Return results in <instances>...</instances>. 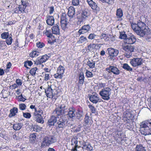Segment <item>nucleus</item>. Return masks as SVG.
I'll use <instances>...</instances> for the list:
<instances>
[{
  "label": "nucleus",
  "instance_id": "30",
  "mask_svg": "<svg viewBox=\"0 0 151 151\" xmlns=\"http://www.w3.org/2000/svg\"><path fill=\"white\" fill-rule=\"evenodd\" d=\"M91 121H92L91 118L89 116L88 113H86L85 114L84 118V123L86 125H88L91 123Z\"/></svg>",
  "mask_w": 151,
  "mask_h": 151
},
{
  "label": "nucleus",
  "instance_id": "3",
  "mask_svg": "<svg viewBox=\"0 0 151 151\" xmlns=\"http://www.w3.org/2000/svg\"><path fill=\"white\" fill-rule=\"evenodd\" d=\"M140 131L144 135L151 134V120H147L141 123Z\"/></svg>",
  "mask_w": 151,
  "mask_h": 151
},
{
  "label": "nucleus",
  "instance_id": "41",
  "mask_svg": "<svg viewBox=\"0 0 151 151\" xmlns=\"http://www.w3.org/2000/svg\"><path fill=\"white\" fill-rule=\"evenodd\" d=\"M52 32L51 29H48L47 28H46L45 30L43 31V34L44 35H45L47 37H48L52 34Z\"/></svg>",
  "mask_w": 151,
  "mask_h": 151
},
{
  "label": "nucleus",
  "instance_id": "19",
  "mask_svg": "<svg viewBox=\"0 0 151 151\" xmlns=\"http://www.w3.org/2000/svg\"><path fill=\"white\" fill-rule=\"evenodd\" d=\"M125 40L126 43L128 44H132L136 42V39L134 35H128Z\"/></svg>",
  "mask_w": 151,
  "mask_h": 151
},
{
  "label": "nucleus",
  "instance_id": "48",
  "mask_svg": "<svg viewBox=\"0 0 151 151\" xmlns=\"http://www.w3.org/2000/svg\"><path fill=\"white\" fill-rule=\"evenodd\" d=\"M9 36H11V35H9V32H5L1 34V38L3 39H6Z\"/></svg>",
  "mask_w": 151,
  "mask_h": 151
},
{
  "label": "nucleus",
  "instance_id": "6",
  "mask_svg": "<svg viewBox=\"0 0 151 151\" xmlns=\"http://www.w3.org/2000/svg\"><path fill=\"white\" fill-rule=\"evenodd\" d=\"M66 107V106L63 104L57 106L54 110L53 113L56 114V116L58 118H59V116H62V117H63V115L66 112V110L67 109Z\"/></svg>",
  "mask_w": 151,
  "mask_h": 151
},
{
  "label": "nucleus",
  "instance_id": "7",
  "mask_svg": "<svg viewBox=\"0 0 151 151\" xmlns=\"http://www.w3.org/2000/svg\"><path fill=\"white\" fill-rule=\"evenodd\" d=\"M111 89L109 87L102 89L99 92V94L101 98L104 100L108 101L110 99Z\"/></svg>",
  "mask_w": 151,
  "mask_h": 151
},
{
  "label": "nucleus",
  "instance_id": "29",
  "mask_svg": "<svg viewBox=\"0 0 151 151\" xmlns=\"http://www.w3.org/2000/svg\"><path fill=\"white\" fill-rule=\"evenodd\" d=\"M89 6L94 12H97L99 10V8L97 6L96 3L94 2H90V3L88 4Z\"/></svg>",
  "mask_w": 151,
  "mask_h": 151
},
{
  "label": "nucleus",
  "instance_id": "32",
  "mask_svg": "<svg viewBox=\"0 0 151 151\" xmlns=\"http://www.w3.org/2000/svg\"><path fill=\"white\" fill-rule=\"evenodd\" d=\"M40 52L36 50H33L29 54V56L31 58H35L39 55Z\"/></svg>",
  "mask_w": 151,
  "mask_h": 151
},
{
  "label": "nucleus",
  "instance_id": "9",
  "mask_svg": "<svg viewBox=\"0 0 151 151\" xmlns=\"http://www.w3.org/2000/svg\"><path fill=\"white\" fill-rule=\"evenodd\" d=\"M56 142L55 137L53 136H46L44 138L41 145L42 147L49 146L51 144Z\"/></svg>",
  "mask_w": 151,
  "mask_h": 151
},
{
  "label": "nucleus",
  "instance_id": "62",
  "mask_svg": "<svg viewBox=\"0 0 151 151\" xmlns=\"http://www.w3.org/2000/svg\"><path fill=\"white\" fill-rule=\"evenodd\" d=\"M50 74L48 73H44V80L45 81H47L50 79Z\"/></svg>",
  "mask_w": 151,
  "mask_h": 151
},
{
  "label": "nucleus",
  "instance_id": "20",
  "mask_svg": "<svg viewBox=\"0 0 151 151\" xmlns=\"http://www.w3.org/2000/svg\"><path fill=\"white\" fill-rule=\"evenodd\" d=\"M78 87L79 89L80 86H82L83 85L85 81V77L83 73L82 72L79 73L78 74Z\"/></svg>",
  "mask_w": 151,
  "mask_h": 151
},
{
  "label": "nucleus",
  "instance_id": "40",
  "mask_svg": "<svg viewBox=\"0 0 151 151\" xmlns=\"http://www.w3.org/2000/svg\"><path fill=\"white\" fill-rule=\"evenodd\" d=\"M121 133L120 131L116 130L113 132V134L114 135L115 138H116L117 139L118 138H122L121 137Z\"/></svg>",
  "mask_w": 151,
  "mask_h": 151
},
{
  "label": "nucleus",
  "instance_id": "43",
  "mask_svg": "<svg viewBox=\"0 0 151 151\" xmlns=\"http://www.w3.org/2000/svg\"><path fill=\"white\" fill-rule=\"evenodd\" d=\"M7 48V46L5 41L1 40L0 41V50H4Z\"/></svg>",
  "mask_w": 151,
  "mask_h": 151
},
{
  "label": "nucleus",
  "instance_id": "33",
  "mask_svg": "<svg viewBox=\"0 0 151 151\" xmlns=\"http://www.w3.org/2000/svg\"><path fill=\"white\" fill-rule=\"evenodd\" d=\"M36 133H33L29 135V141L32 143H34L36 141Z\"/></svg>",
  "mask_w": 151,
  "mask_h": 151
},
{
  "label": "nucleus",
  "instance_id": "16",
  "mask_svg": "<svg viewBox=\"0 0 151 151\" xmlns=\"http://www.w3.org/2000/svg\"><path fill=\"white\" fill-rule=\"evenodd\" d=\"M91 27L89 24L85 25L80 29L78 33L79 35L84 34L90 30Z\"/></svg>",
  "mask_w": 151,
  "mask_h": 151
},
{
  "label": "nucleus",
  "instance_id": "59",
  "mask_svg": "<svg viewBox=\"0 0 151 151\" xmlns=\"http://www.w3.org/2000/svg\"><path fill=\"white\" fill-rule=\"evenodd\" d=\"M26 105L22 103L19 104V108L21 110H25L26 109Z\"/></svg>",
  "mask_w": 151,
  "mask_h": 151
},
{
  "label": "nucleus",
  "instance_id": "37",
  "mask_svg": "<svg viewBox=\"0 0 151 151\" xmlns=\"http://www.w3.org/2000/svg\"><path fill=\"white\" fill-rule=\"evenodd\" d=\"M23 126V124L21 123H17L14 124L13 128L15 130H19Z\"/></svg>",
  "mask_w": 151,
  "mask_h": 151
},
{
  "label": "nucleus",
  "instance_id": "57",
  "mask_svg": "<svg viewBox=\"0 0 151 151\" xmlns=\"http://www.w3.org/2000/svg\"><path fill=\"white\" fill-rule=\"evenodd\" d=\"M17 99L19 101H24L26 99L23 96L22 94H21L20 95L18 96H17Z\"/></svg>",
  "mask_w": 151,
  "mask_h": 151
},
{
  "label": "nucleus",
  "instance_id": "18",
  "mask_svg": "<svg viewBox=\"0 0 151 151\" xmlns=\"http://www.w3.org/2000/svg\"><path fill=\"white\" fill-rule=\"evenodd\" d=\"M88 97L90 101L93 104H96L99 102L100 99L96 93L94 94H89Z\"/></svg>",
  "mask_w": 151,
  "mask_h": 151
},
{
  "label": "nucleus",
  "instance_id": "26",
  "mask_svg": "<svg viewBox=\"0 0 151 151\" xmlns=\"http://www.w3.org/2000/svg\"><path fill=\"white\" fill-rule=\"evenodd\" d=\"M18 109L16 107H13L10 109L9 111L10 113L9 115V118H12L16 116L18 112Z\"/></svg>",
  "mask_w": 151,
  "mask_h": 151
},
{
  "label": "nucleus",
  "instance_id": "11",
  "mask_svg": "<svg viewBox=\"0 0 151 151\" xmlns=\"http://www.w3.org/2000/svg\"><path fill=\"white\" fill-rule=\"evenodd\" d=\"M65 69L63 66L61 65H59L57 68L56 73L53 75L54 78L56 79H62L63 77Z\"/></svg>",
  "mask_w": 151,
  "mask_h": 151
},
{
  "label": "nucleus",
  "instance_id": "22",
  "mask_svg": "<svg viewBox=\"0 0 151 151\" xmlns=\"http://www.w3.org/2000/svg\"><path fill=\"white\" fill-rule=\"evenodd\" d=\"M55 19L53 16L47 15L46 16V22L47 24L52 26L54 23Z\"/></svg>",
  "mask_w": 151,
  "mask_h": 151
},
{
  "label": "nucleus",
  "instance_id": "13",
  "mask_svg": "<svg viewBox=\"0 0 151 151\" xmlns=\"http://www.w3.org/2000/svg\"><path fill=\"white\" fill-rule=\"evenodd\" d=\"M130 64L134 67L139 66L142 63V59L141 58H134L130 60Z\"/></svg>",
  "mask_w": 151,
  "mask_h": 151
},
{
  "label": "nucleus",
  "instance_id": "15",
  "mask_svg": "<svg viewBox=\"0 0 151 151\" xmlns=\"http://www.w3.org/2000/svg\"><path fill=\"white\" fill-rule=\"evenodd\" d=\"M109 55L110 57L109 59L111 60H114V58L119 53L118 50L112 48H109L107 49Z\"/></svg>",
  "mask_w": 151,
  "mask_h": 151
},
{
  "label": "nucleus",
  "instance_id": "4",
  "mask_svg": "<svg viewBox=\"0 0 151 151\" xmlns=\"http://www.w3.org/2000/svg\"><path fill=\"white\" fill-rule=\"evenodd\" d=\"M105 70L108 72V74L105 75L104 77L105 78L109 79L111 78V76H110L112 73L115 75H119L120 73V71L116 66L114 65H110L109 67L106 68Z\"/></svg>",
  "mask_w": 151,
  "mask_h": 151
},
{
  "label": "nucleus",
  "instance_id": "28",
  "mask_svg": "<svg viewBox=\"0 0 151 151\" xmlns=\"http://www.w3.org/2000/svg\"><path fill=\"white\" fill-rule=\"evenodd\" d=\"M53 33L49 36L48 38V42L51 44H53L55 42H56L57 40L56 36L53 35Z\"/></svg>",
  "mask_w": 151,
  "mask_h": 151
},
{
  "label": "nucleus",
  "instance_id": "39",
  "mask_svg": "<svg viewBox=\"0 0 151 151\" xmlns=\"http://www.w3.org/2000/svg\"><path fill=\"white\" fill-rule=\"evenodd\" d=\"M58 93L59 92L56 89H54L52 95V96L51 98L53 99L56 100L59 96Z\"/></svg>",
  "mask_w": 151,
  "mask_h": 151
},
{
  "label": "nucleus",
  "instance_id": "10",
  "mask_svg": "<svg viewBox=\"0 0 151 151\" xmlns=\"http://www.w3.org/2000/svg\"><path fill=\"white\" fill-rule=\"evenodd\" d=\"M90 15V12L88 9H85L82 11V13H80L77 15V19L80 22L85 21L87 17Z\"/></svg>",
  "mask_w": 151,
  "mask_h": 151
},
{
  "label": "nucleus",
  "instance_id": "52",
  "mask_svg": "<svg viewBox=\"0 0 151 151\" xmlns=\"http://www.w3.org/2000/svg\"><path fill=\"white\" fill-rule=\"evenodd\" d=\"M36 45L38 48H42L45 46V44L42 42L38 41L36 43Z\"/></svg>",
  "mask_w": 151,
  "mask_h": 151
},
{
  "label": "nucleus",
  "instance_id": "21",
  "mask_svg": "<svg viewBox=\"0 0 151 151\" xmlns=\"http://www.w3.org/2000/svg\"><path fill=\"white\" fill-rule=\"evenodd\" d=\"M76 109L74 107H70L68 109V113L67 114L68 117L70 119H73L75 116V112Z\"/></svg>",
  "mask_w": 151,
  "mask_h": 151
},
{
  "label": "nucleus",
  "instance_id": "34",
  "mask_svg": "<svg viewBox=\"0 0 151 151\" xmlns=\"http://www.w3.org/2000/svg\"><path fill=\"white\" fill-rule=\"evenodd\" d=\"M86 65L89 67V68L93 69L95 68V61L93 60H88L87 62Z\"/></svg>",
  "mask_w": 151,
  "mask_h": 151
},
{
  "label": "nucleus",
  "instance_id": "23",
  "mask_svg": "<svg viewBox=\"0 0 151 151\" xmlns=\"http://www.w3.org/2000/svg\"><path fill=\"white\" fill-rule=\"evenodd\" d=\"M57 118L56 116H51L50 118L48 120L47 123L49 126H54L55 124L57 122Z\"/></svg>",
  "mask_w": 151,
  "mask_h": 151
},
{
  "label": "nucleus",
  "instance_id": "61",
  "mask_svg": "<svg viewBox=\"0 0 151 151\" xmlns=\"http://www.w3.org/2000/svg\"><path fill=\"white\" fill-rule=\"evenodd\" d=\"M95 46V44H90L88 46V50L90 51H93Z\"/></svg>",
  "mask_w": 151,
  "mask_h": 151
},
{
  "label": "nucleus",
  "instance_id": "55",
  "mask_svg": "<svg viewBox=\"0 0 151 151\" xmlns=\"http://www.w3.org/2000/svg\"><path fill=\"white\" fill-rule=\"evenodd\" d=\"M37 69V67H34L32 68L29 71L30 73L33 76H35L36 71Z\"/></svg>",
  "mask_w": 151,
  "mask_h": 151
},
{
  "label": "nucleus",
  "instance_id": "60",
  "mask_svg": "<svg viewBox=\"0 0 151 151\" xmlns=\"http://www.w3.org/2000/svg\"><path fill=\"white\" fill-rule=\"evenodd\" d=\"M23 116L24 117L27 119H29L31 116V114L29 112H23Z\"/></svg>",
  "mask_w": 151,
  "mask_h": 151
},
{
  "label": "nucleus",
  "instance_id": "14",
  "mask_svg": "<svg viewBox=\"0 0 151 151\" xmlns=\"http://www.w3.org/2000/svg\"><path fill=\"white\" fill-rule=\"evenodd\" d=\"M56 122V127L57 129H63L65 126V120L61 116L60 118H58Z\"/></svg>",
  "mask_w": 151,
  "mask_h": 151
},
{
  "label": "nucleus",
  "instance_id": "8",
  "mask_svg": "<svg viewBox=\"0 0 151 151\" xmlns=\"http://www.w3.org/2000/svg\"><path fill=\"white\" fill-rule=\"evenodd\" d=\"M43 114V110L40 109H38L33 113V117L36 119L37 122L43 124L44 120L42 116Z\"/></svg>",
  "mask_w": 151,
  "mask_h": 151
},
{
  "label": "nucleus",
  "instance_id": "46",
  "mask_svg": "<svg viewBox=\"0 0 151 151\" xmlns=\"http://www.w3.org/2000/svg\"><path fill=\"white\" fill-rule=\"evenodd\" d=\"M6 68L4 70L5 72L6 73H8L10 72V69L11 68L12 64L10 62H8L6 65Z\"/></svg>",
  "mask_w": 151,
  "mask_h": 151
},
{
  "label": "nucleus",
  "instance_id": "50",
  "mask_svg": "<svg viewBox=\"0 0 151 151\" xmlns=\"http://www.w3.org/2000/svg\"><path fill=\"white\" fill-rule=\"evenodd\" d=\"M84 149L88 151H91L92 150L93 147L90 144L86 145L85 144L83 145V147Z\"/></svg>",
  "mask_w": 151,
  "mask_h": 151
},
{
  "label": "nucleus",
  "instance_id": "27",
  "mask_svg": "<svg viewBox=\"0 0 151 151\" xmlns=\"http://www.w3.org/2000/svg\"><path fill=\"white\" fill-rule=\"evenodd\" d=\"M51 30L52 33L54 34L57 35L60 34V29L58 25L57 24L52 27Z\"/></svg>",
  "mask_w": 151,
  "mask_h": 151
},
{
  "label": "nucleus",
  "instance_id": "25",
  "mask_svg": "<svg viewBox=\"0 0 151 151\" xmlns=\"http://www.w3.org/2000/svg\"><path fill=\"white\" fill-rule=\"evenodd\" d=\"M53 90L52 89L50 86L48 85L47 88L45 89V92L47 97L49 98L52 97Z\"/></svg>",
  "mask_w": 151,
  "mask_h": 151
},
{
  "label": "nucleus",
  "instance_id": "53",
  "mask_svg": "<svg viewBox=\"0 0 151 151\" xmlns=\"http://www.w3.org/2000/svg\"><path fill=\"white\" fill-rule=\"evenodd\" d=\"M15 82V84L18 87H20L22 84V80L19 78L16 79Z\"/></svg>",
  "mask_w": 151,
  "mask_h": 151
},
{
  "label": "nucleus",
  "instance_id": "36",
  "mask_svg": "<svg viewBox=\"0 0 151 151\" xmlns=\"http://www.w3.org/2000/svg\"><path fill=\"white\" fill-rule=\"evenodd\" d=\"M103 3H105L109 5H111L114 3V0H99Z\"/></svg>",
  "mask_w": 151,
  "mask_h": 151
},
{
  "label": "nucleus",
  "instance_id": "2",
  "mask_svg": "<svg viewBox=\"0 0 151 151\" xmlns=\"http://www.w3.org/2000/svg\"><path fill=\"white\" fill-rule=\"evenodd\" d=\"M67 16L65 13H62L60 17V25L62 29L65 30L67 28L68 24L71 23L72 19L75 14V8L73 6H70L68 9Z\"/></svg>",
  "mask_w": 151,
  "mask_h": 151
},
{
  "label": "nucleus",
  "instance_id": "58",
  "mask_svg": "<svg viewBox=\"0 0 151 151\" xmlns=\"http://www.w3.org/2000/svg\"><path fill=\"white\" fill-rule=\"evenodd\" d=\"M87 39L86 37L83 36H81L79 38V42L80 43H83L87 41Z\"/></svg>",
  "mask_w": 151,
  "mask_h": 151
},
{
  "label": "nucleus",
  "instance_id": "24",
  "mask_svg": "<svg viewBox=\"0 0 151 151\" xmlns=\"http://www.w3.org/2000/svg\"><path fill=\"white\" fill-rule=\"evenodd\" d=\"M22 4L18 6V9L21 13H23L25 12V10L27 6V3L26 1L22 0L21 1Z\"/></svg>",
  "mask_w": 151,
  "mask_h": 151
},
{
  "label": "nucleus",
  "instance_id": "44",
  "mask_svg": "<svg viewBox=\"0 0 151 151\" xmlns=\"http://www.w3.org/2000/svg\"><path fill=\"white\" fill-rule=\"evenodd\" d=\"M13 39L12 37V35L11 34V36H9L7 38L5 39V42L8 45H10L12 43Z\"/></svg>",
  "mask_w": 151,
  "mask_h": 151
},
{
  "label": "nucleus",
  "instance_id": "51",
  "mask_svg": "<svg viewBox=\"0 0 151 151\" xmlns=\"http://www.w3.org/2000/svg\"><path fill=\"white\" fill-rule=\"evenodd\" d=\"M1 94L2 95V97L4 99L7 98L8 96L9 95L8 94V92L7 91L3 90L1 92Z\"/></svg>",
  "mask_w": 151,
  "mask_h": 151
},
{
  "label": "nucleus",
  "instance_id": "17",
  "mask_svg": "<svg viewBox=\"0 0 151 151\" xmlns=\"http://www.w3.org/2000/svg\"><path fill=\"white\" fill-rule=\"evenodd\" d=\"M134 46L130 45H125L122 46L123 49L126 52L129 53L128 55L129 56L132 55V52L134 51Z\"/></svg>",
  "mask_w": 151,
  "mask_h": 151
},
{
  "label": "nucleus",
  "instance_id": "54",
  "mask_svg": "<svg viewBox=\"0 0 151 151\" xmlns=\"http://www.w3.org/2000/svg\"><path fill=\"white\" fill-rule=\"evenodd\" d=\"M127 35L125 34V32H120V35L119 38L120 39H123L126 40V39L127 38Z\"/></svg>",
  "mask_w": 151,
  "mask_h": 151
},
{
  "label": "nucleus",
  "instance_id": "45",
  "mask_svg": "<svg viewBox=\"0 0 151 151\" xmlns=\"http://www.w3.org/2000/svg\"><path fill=\"white\" fill-rule=\"evenodd\" d=\"M88 106L91 112V114H95L97 112L96 109L94 106L91 104H90L88 105Z\"/></svg>",
  "mask_w": 151,
  "mask_h": 151
},
{
  "label": "nucleus",
  "instance_id": "63",
  "mask_svg": "<svg viewBox=\"0 0 151 151\" xmlns=\"http://www.w3.org/2000/svg\"><path fill=\"white\" fill-rule=\"evenodd\" d=\"M72 4L74 6H77L79 4V0H72Z\"/></svg>",
  "mask_w": 151,
  "mask_h": 151
},
{
  "label": "nucleus",
  "instance_id": "42",
  "mask_svg": "<svg viewBox=\"0 0 151 151\" xmlns=\"http://www.w3.org/2000/svg\"><path fill=\"white\" fill-rule=\"evenodd\" d=\"M83 115V111L81 110H78L76 112V117L77 119H81Z\"/></svg>",
  "mask_w": 151,
  "mask_h": 151
},
{
  "label": "nucleus",
  "instance_id": "31",
  "mask_svg": "<svg viewBox=\"0 0 151 151\" xmlns=\"http://www.w3.org/2000/svg\"><path fill=\"white\" fill-rule=\"evenodd\" d=\"M135 151H146L145 147L142 145V144L136 145L134 148Z\"/></svg>",
  "mask_w": 151,
  "mask_h": 151
},
{
  "label": "nucleus",
  "instance_id": "56",
  "mask_svg": "<svg viewBox=\"0 0 151 151\" xmlns=\"http://www.w3.org/2000/svg\"><path fill=\"white\" fill-rule=\"evenodd\" d=\"M106 85L105 83H99L97 86H95L94 88H98V89H100L104 88Z\"/></svg>",
  "mask_w": 151,
  "mask_h": 151
},
{
  "label": "nucleus",
  "instance_id": "5",
  "mask_svg": "<svg viewBox=\"0 0 151 151\" xmlns=\"http://www.w3.org/2000/svg\"><path fill=\"white\" fill-rule=\"evenodd\" d=\"M123 116L124 121L127 123L132 122L134 120V114L130 109H127L124 111Z\"/></svg>",
  "mask_w": 151,
  "mask_h": 151
},
{
  "label": "nucleus",
  "instance_id": "49",
  "mask_svg": "<svg viewBox=\"0 0 151 151\" xmlns=\"http://www.w3.org/2000/svg\"><path fill=\"white\" fill-rule=\"evenodd\" d=\"M33 64V63L31 60H27L24 62V66L26 68H28L27 65L31 66Z\"/></svg>",
  "mask_w": 151,
  "mask_h": 151
},
{
  "label": "nucleus",
  "instance_id": "12",
  "mask_svg": "<svg viewBox=\"0 0 151 151\" xmlns=\"http://www.w3.org/2000/svg\"><path fill=\"white\" fill-rule=\"evenodd\" d=\"M50 58V56L47 54L40 56L36 59L35 61V64L37 65H41L46 62Z\"/></svg>",
  "mask_w": 151,
  "mask_h": 151
},
{
  "label": "nucleus",
  "instance_id": "64",
  "mask_svg": "<svg viewBox=\"0 0 151 151\" xmlns=\"http://www.w3.org/2000/svg\"><path fill=\"white\" fill-rule=\"evenodd\" d=\"M42 128H40V127L37 125H35L34 127V130L37 132H38Z\"/></svg>",
  "mask_w": 151,
  "mask_h": 151
},
{
  "label": "nucleus",
  "instance_id": "38",
  "mask_svg": "<svg viewBox=\"0 0 151 151\" xmlns=\"http://www.w3.org/2000/svg\"><path fill=\"white\" fill-rule=\"evenodd\" d=\"M122 68L124 70L129 71H132L133 70L132 68L127 63H126L123 64Z\"/></svg>",
  "mask_w": 151,
  "mask_h": 151
},
{
  "label": "nucleus",
  "instance_id": "47",
  "mask_svg": "<svg viewBox=\"0 0 151 151\" xmlns=\"http://www.w3.org/2000/svg\"><path fill=\"white\" fill-rule=\"evenodd\" d=\"M85 73L86 77L87 78H91L93 77V73L88 70H86Z\"/></svg>",
  "mask_w": 151,
  "mask_h": 151
},
{
  "label": "nucleus",
  "instance_id": "1",
  "mask_svg": "<svg viewBox=\"0 0 151 151\" xmlns=\"http://www.w3.org/2000/svg\"><path fill=\"white\" fill-rule=\"evenodd\" d=\"M131 26L134 31L140 36L143 37L150 33V30L148 27L140 20L137 21V24L131 23Z\"/></svg>",
  "mask_w": 151,
  "mask_h": 151
},
{
  "label": "nucleus",
  "instance_id": "35",
  "mask_svg": "<svg viewBox=\"0 0 151 151\" xmlns=\"http://www.w3.org/2000/svg\"><path fill=\"white\" fill-rule=\"evenodd\" d=\"M116 15L118 18H121L123 16V12L122 9L119 8L116 11Z\"/></svg>",
  "mask_w": 151,
  "mask_h": 151
}]
</instances>
